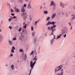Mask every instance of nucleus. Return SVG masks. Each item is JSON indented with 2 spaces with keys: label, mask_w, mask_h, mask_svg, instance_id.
<instances>
[{
  "label": "nucleus",
  "mask_w": 75,
  "mask_h": 75,
  "mask_svg": "<svg viewBox=\"0 0 75 75\" xmlns=\"http://www.w3.org/2000/svg\"><path fill=\"white\" fill-rule=\"evenodd\" d=\"M11 52H12V53H14V51L13 50L11 49Z\"/></svg>",
  "instance_id": "72a5a7b5"
},
{
  "label": "nucleus",
  "mask_w": 75,
  "mask_h": 75,
  "mask_svg": "<svg viewBox=\"0 0 75 75\" xmlns=\"http://www.w3.org/2000/svg\"><path fill=\"white\" fill-rule=\"evenodd\" d=\"M24 24H25V23H23V25H24Z\"/></svg>",
  "instance_id": "bf43d9fd"
},
{
  "label": "nucleus",
  "mask_w": 75,
  "mask_h": 75,
  "mask_svg": "<svg viewBox=\"0 0 75 75\" xmlns=\"http://www.w3.org/2000/svg\"><path fill=\"white\" fill-rule=\"evenodd\" d=\"M1 32V30L0 29V32Z\"/></svg>",
  "instance_id": "8fccbe9b"
},
{
  "label": "nucleus",
  "mask_w": 75,
  "mask_h": 75,
  "mask_svg": "<svg viewBox=\"0 0 75 75\" xmlns=\"http://www.w3.org/2000/svg\"><path fill=\"white\" fill-rule=\"evenodd\" d=\"M55 30V29H52V33H53L54 31Z\"/></svg>",
  "instance_id": "37998d69"
},
{
  "label": "nucleus",
  "mask_w": 75,
  "mask_h": 75,
  "mask_svg": "<svg viewBox=\"0 0 75 75\" xmlns=\"http://www.w3.org/2000/svg\"><path fill=\"white\" fill-rule=\"evenodd\" d=\"M54 38H52L50 40V42L51 44H53V43L54 42Z\"/></svg>",
  "instance_id": "6ab92c4d"
},
{
  "label": "nucleus",
  "mask_w": 75,
  "mask_h": 75,
  "mask_svg": "<svg viewBox=\"0 0 75 75\" xmlns=\"http://www.w3.org/2000/svg\"><path fill=\"white\" fill-rule=\"evenodd\" d=\"M71 30H72V27L71 28Z\"/></svg>",
  "instance_id": "052dcab7"
},
{
  "label": "nucleus",
  "mask_w": 75,
  "mask_h": 75,
  "mask_svg": "<svg viewBox=\"0 0 75 75\" xmlns=\"http://www.w3.org/2000/svg\"><path fill=\"white\" fill-rule=\"evenodd\" d=\"M62 16H64L65 15V13L62 12Z\"/></svg>",
  "instance_id": "58836bf2"
},
{
  "label": "nucleus",
  "mask_w": 75,
  "mask_h": 75,
  "mask_svg": "<svg viewBox=\"0 0 75 75\" xmlns=\"http://www.w3.org/2000/svg\"><path fill=\"white\" fill-rule=\"evenodd\" d=\"M8 42L10 45H13V42H12V41L10 40H8Z\"/></svg>",
  "instance_id": "ddd939ff"
},
{
  "label": "nucleus",
  "mask_w": 75,
  "mask_h": 75,
  "mask_svg": "<svg viewBox=\"0 0 75 75\" xmlns=\"http://www.w3.org/2000/svg\"><path fill=\"white\" fill-rule=\"evenodd\" d=\"M22 29V28H20L18 30V31H19V32H21V31Z\"/></svg>",
  "instance_id": "a878e982"
},
{
  "label": "nucleus",
  "mask_w": 75,
  "mask_h": 75,
  "mask_svg": "<svg viewBox=\"0 0 75 75\" xmlns=\"http://www.w3.org/2000/svg\"><path fill=\"white\" fill-rule=\"evenodd\" d=\"M55 27H56V25H54L52 27H51V28L52 30L53 28H55Z\"/></svg>",
  "instance_id": "c85d7f7f"
},
{
  "label": "nucleus",
  "mask_w": 75,
  "mask_h": 75,
  "mask_svg": "<svg viewBox=\"0 0 75 75\" xmlns=\"http://www.w3.org/2000/svg\"><path fill=\"white\" fill-rule=\"evenodd\" d=\"M12 50H15L16 49V48H15V47H14V46H12Z\"/></svg>",
  "instance_id": "7c9ffc66"
},
{
  "label": "nucleus",
  "mask_w": 75,
  "mask_h": 75,
  "mask_svg": "<svg viewBox=\"0 0 75 75\" xmlns=\"http://www.w3.org/2000/svg\"><path fill=\"white\" fill-rule=\"evenodd\" d=\"M69 24L70 25H71V23H69Z\"/></svg>",
  "instance_id": "09e8293b"
},
{
  "label": "nucleus",
  "mask_w": 75,
  "mask_h": 75,
  "mask_svg": "<svg viewBox=\"0 0 75 75\" xmlns=\"http://www.w3.org/2000/svg\"><path fill=\"white\" fill-rule=\"evenodd\" d=\"M21 15L22 16L24 17H27V14L26 13H23L22 14H21Z\"/></svg>",
  "instance_id": "423d86ee"
},
{
  "label": "nucleus",
  "mask_w": 75,
  "mask_h": 75,
  "mask_svg": "<svg viewBox=\"0 0 75 75\" xmlns=\"http://www.w3.org/2000/svg\"><path fill=\"white\" fill-rule=\"evenodd\" d=\"M17 40V38L16 37L13 38L12 39L13 41H16Z\"/></svg>",
  "instance_id": "cd10ccee"
},
{
  "label": "nucleus",
  "mask_w": 75,
  "mask_h": 75,
  "mask_svg": "<svg viewBox=\"0 0 75 75\" xmlns=\"http://www.w3.org/2000/svg\"><path fill=\"white\" fill-rule=\"evenodd\" d=\"M50 4L51 6H53L55 4V3L53 1H52L50 2Z\"/></svg>",
  "instance_id": "f8f14e48"
},
{
  "label": "nucleus",
  "mask_w": 75,
  "mask_h": 75,
  "mask_svg": "<svg viewBox=\"0 0 75 75\" xmlns=\"http://www.w3.org/2000/svg\"><path fill=\"white\" fill-rule=\"evenodd\" d=\"M11 15L12 16H14V13H11Z\"/></svg>",
  "instance_id": "49530a36"
},
{
  "label": "nucleus",
  "mask_w": 75,
  "mask_h": 75,
  "mask_svg": "<svg viewBox=\"0 0 75 75\" xmlns=\"http://www.w3.org/2000/svg\"><path fill=\"white\" fill-rule=\"evenodd\" d=\"M27 25V24H25V26H23V27H24V28H26V26Z\"/></svg>",
  "instance_id": "c9c22d12"
},
{
  "label": "nucleus",
  "mask_w": 75,
  "mask_h": 75,
  "mask_svg": "<svg viewBox=\"0 0 75 75\" xmlns=\"http://www.w3.org/2000/svg\"><path fill=\"white\" fill-rule=\"evenodd\" d=\"M19 1H21V0H19Z\"/></svg>",
  "instance_id": "6e6d98bb"
},
{
  "label": "nucleus",
  "mask_w": 75,
  "mask_h": 75,
  "mask_svg": "<svg viewBox=\"0 0 75 75\" xmlns=\"http://www.w3.org/2000/svg\"><path fill=\"white\" fill-rule=\"evenodd\" d=\"M23 6H24V7L26 8V7H27V4H23Z\"/></svg>",
  "instance_id": "f704fd0d"
},
{
  "label": "nucleus",
  "mask_w": 75,
  "mask_h": 75,
  "mask_svg": "<svg viewBox=\"0 0 75 75\" xmlns=\"http://www.w3.org/2000/svg\"><path fill=\"white\" fill-rule=\"evenodd\" d=\"M11 20H12V18H9L8 19V21L9 22H10V21H11Z\"/></svg>",
  "instance_id": "2f4dec72"
},
{
  "label": "nucleus",
  "mask_w": 75,
  "mask_h": 75,
  "mask_svg": "<svg viewBox=\"0 0 75 75\" xmlns=\"http://www.w3.org/2000/svg\"><path fill=\"white\" fill-rule=\"evenodd\" d=\"M21 11L22 12V13H24L25 11V10L24 8V7L23 6H22L21 8Z\"/></svg>",
  "instance_id": "39448f33"
},
{
  "label": "nucleus",
  "mask_w": 75,
  "mask_h": 75,
  "mask_svg": "<svg viewBox=\"0 0 75 75\" xmlns=\"http://www.w3.org/2000/svg\"><path fill=\"white\" fill-rule=\"evenodd\" d=\"M25 59L27 58V55L26 54L25 55Z\"/></svg>",
  "instance_id": "e433bc0d"
},
{
  "label": "nucleus",
  "mask_w": 75,
  "mask_h": 75,
  "mask_svg": "<svg viewBox=\"0 0 75 75\" xmlns=\"http://www.w3.org/2000/svg\"><path fill=\"white\" fill-rule=\"evenodd\" d=\"M55 16H56V13H54L51 16V18L54 19L55 18Z\"/></svg>",
  "instance_id": "1a4fd4ad"
},
{
  "label": "nucleus",
  "mask_w": 75,
  "mask_h": 75,
  "mask_svg": "<svg viewBox=\"0 0 75 75\" xmlns=\"http://www.w3.org/2000/svg\"><path fill=\"white\" fill-rule=\"evenodd\" d=\"M43 13L45 14H46V15L48 14V11H44Z\"/></svg>",
  "instance_id": "412c9836"
},
{
  "label": "nucleus",
  "mask_w": 75,
  "mask_h": 75,
  "mask_svg": "<svg viewBox=\"0 0 75 75\" xmlns=\"http://www.w3.org/2000/svg\"><path fill=\"white\" fill-rule=\"evenodd\" d=\"M11 68L12 70H14V66L13 65H12L11 66Z\"/></svg>",
  "instance_id": "2eb2a0df"
},
{
  "label": "nucleus",
  "mask_w": 75,
  "mask_h": 75,
  "mask_svg": "<svg viewBox=\"0 0 75 75\" xmlns=\"http://www.w3.org/2000/svg\"><path fill=\"white\" fill-rule=\"evenodd\" d=\"M8 28H9V29H10V30H11V29H12V27H11V26H9L8 27Z\"/></svg>",
  "instance_id": "4c0bfd02"
},
{
  "label": "nucleus",
  "mask_w": 75,
  "mask_h": 75,
  "mask_svg": "<svg viewBox=\"0 0 75 75\" xmlns=\"http://www.w3.org/2000/svg\"><path fill=\"white\" fill-rule=\"evenodd\" d=\"M35 34V32H33L32 34V35L33 36H34V35Z\"/></svg>",
  "instance_id": "bb28decb"
},
{
  "label": "nucleus",
  "mask_w": 75,
  "mask_h": 75,
  "mask_svg": "<svg viewBox=\"0 0 75 75\" xmlns=\"http://www.w3.org/2000/svg\"><path fill=\"white\" fill-rule=\"evenodd\" d=\"M3 40V37L2 36H1L0 37V42H1L2 40Z\"/></svg>",
  "instance_id": "a211bd4d"
},
{
  "label": "nucleus",
  "mask_w": 75,
  "mask_h": 75,
  "mask_svg": "<svg viewBox=\"0 0 75 75\" xmlns=\"http://www.w3.org/2000/svg\"><path fill=\"white\" fill-rule=\"evenodd\" d=\"M10 57H12L13 56V54L12 53L10 54Z\"/></svg>",
  "instance_id": "a18cd8bd"
},
{
  "label": "nucleus",
  "mask_w": 75,
  "mask_h": 75,
  "mask_svg": "<svg viewBox=\"0 0 75 75\" xmlns=\"http://www.w3.org/2000/svg\"><path fill=\"white\" fill-rule=\"evenodd\" d=\"M25 1H28V0H25Z\"/></svg>",
  "instance_id": "4d7b16f0"
},
{
  "label": "nucleus",
  "mask_w": 75,
  "mask_h": 75,
  "mask_svg": "<svg viewBox=\"0 0 75 75\" xmlns=\"http://www.w3.org/2000/svg\"><path fill=\"white\" fill-rule=\"evenodd\" d=\"M55 23H56V22H51L49 21L46 24V25H50V24H52V25H54V24H55Z\"/></svg>",
  "instance_id": "7ed1b4c3"
},
{
  "label": "nucleus",
  "mask_w": 75,
  "mask_h": 75,
  "mask_svg": "<svg viewBox=\"0 0 75 75\" xmlns=\"http://www.w3.org/2000/svg\"><path fill=\"white\" fill-rule=\"evenodd\" d=\"M75 19V15H72L71 16V20H74Z\"/></svg>",
  "instance_id": "9b49d317"
},
{
  "label": "nucleus",
  "mask_w": 75,
  "mask_h": 75,
  "mask_svg": "<svg viewBox=\"0 0 75 75\" xmlns=\"http://www.w3.org/2000/svg\"><path fill=\"white\" fill-rule=\"evenodd\" d=\"M63 67V65H60L59 66L56 67L54 69V72H58L60 70L62 69V67Z\"/></svg>",
  "instance_id": "f03ea898"
},
{
  "label": "nucleus",
  "mask_w": 75,
  "mask_h": 75,
  "mask_svg": "<svg viewBox=\"0 0 75 75\" xmlns=\"http://www.w3.org/2000/svg\"><path fill=\"white\" fill-rule=\"evenodd\" d=\"M14 9H15V10L16 11L17 13L20 12V10H19V9L17 8H16V7H15Z\"/></svg>",
  "instance_id": "9d476101"
},
{
  "label": "nucleus",
  "mask_w": 75,
  "mask_h": 75,
  "mask_svg": "<svg viewBox=\"0 0 75 75\" xmlns=\"http://www.w3.org/2000/svg\"><path fill=\"white\" fill-rule=\"evenodd\" d=\"M66 36H67V34H65L64 36V38H66Z\"/></svg>",
  "instance_id": "a19ab883"
},
{
  "label": "nucleus",
  "mask_w": 75,
  "mask_h": 75,
  "mask_svg": "<svg viewBox=\"0 0 75 75\" xmlns=\"http://www.w3.org/2000/svg\"><path fill=\"white\" fill-rule=\"evenodd\" d=\"M61 7H62L63 8H65V5L62 2H61L60 4Z\"/></svg>",
  "instance_id": "0eeeda50"
},
{
  "label": "nucleus",
  "mask_w": 75,
  "mask_h": 75,
  "mask_svg": "<svg viewBox=\"0 0 75 75\" xmlns=\"http://www.w3.org/2000/svg\"><path fill=\"white\" fill-rule=\"evenodd\" d=\"M23 49L22 48H20L19 50V52H23Z\"/></svg>",
  "instance_id": "aec40b11"
},
{
  "label": "nucleus",
  "mask_w": 75,
  "mask_h": 75,
  "mask_svg": "<svg viewBox=\"0 0 75 75\" xmlns=\"http://www.w3.org/2000/svg\"><path fill=\"white\" fill-rule=\"evenodd\" d=\"M59 14H61V13H59Z\"/></svg>",
  "instance_id": "e2e57ef3"
},
{
  "label": "nucleus",
  "mask_w": 75,
  "mask_h": 75,
  "mask_svg": "<svg viewBox=\"0 0 75 75\" xmlns=\"http://www.w3.org/2000/svg\"><path fill=\"white\" fill-rule=\"evenodd\" d=\"M39 22V20H38V21L35 22V25H37V23Z\"/></svg>",
  "instance_id": "5701e85b"
},
{
  "label": "nucleus",
  "mask_w": 75,
  "mask_h": 75,
  "mask_svg": "<svg viewBox=\"0 0 75 75\" xmlns=\"http://www.w3.org/2000/svg\"><path fill=\"white\" fill-rule=\"evenodd\" d=\"M66 16H67V17H68V15L67 14Z\"/></svg>",
  "instance_id": "5fc2aeb1"
},
{
  "label": "nucleus",
  "mask_w": 75,
  "mask_h": 75,
  "mask_svg": "<svg viewBox=\"0 0 75 75\" xmlns=\"http://www.w3.org/2000/svg\"><path fill=\"white\" fill-rule=\"evenodd\" d=\"M68 33L67 31H65L64 32H62V33L60 35H61V36H62V35H64L65 34V33Z\"/></svg>",
  "instance_id": "4468645a"
},
{
  "label": "nucleus",
  "mask_w": 75,
  "mask_h": 75,
  "mask_svg": "<svg viewBox=\"0 0 75 75\" xmlns=\"http://www.w3.org/2000/svg\"><path fill=\"white\" fill-rule=\"evenodd\" d=\"M64 69H66V68H65V67H64Z\"/></svg>",
  "instance_id": "864d4df0"
},
{
  "label": "nucleus",
  "mask_w": 75,
  "mask_h": 75,
  "mask_svg": "<svg viewBox=\"0 0 75 75\" xmlns=\"http://www.w3.org/2000/svg\"><path fill=\"white\" fill-rule=\"evenodd\" d=\"M50 17H47L46 18V21H49V20H50Z\"/></svg>",
  "instance_id": "b1692460"
},
{
  "label": "nucleus",
  "mask_w": 75,
  "mask_h": 75,
  "mask_svg": "<svg viewBox=\"0 0 75 75\" xmlns=\"http://www.w3.org/2000/svg\"><path fill=\"white\" fill-rule=\"evenodd\" d=\"M24 37V35H21L19 37V40H23Z\"/></svg>",
  "instance_id": "6e6552de"
},
{
  "label": "nucleus",
  "mask_w": 75,
  "mask_h": 75,
  "mask_svg": "<svg viewBox=\"0 0 75 75\" xmlns=\"http://www.w3.org/2000/svg\"><path fill=\"white\" fill-rule=\"evenodd\" d=\"M37 60V56L36 55L34 58V59L33 61H31L30 63V65L33 67H34V65L36 64V61Z\"/></svg>",
  "instance_id": "f257e3e1"
},
{
  "label": "nucleus",
  "mask_w": 75,
  "mask_h": 75,
  "mask_svg": "<svg viewBox=\"0 0 75 75\" xmlns=\"http://www.w3.org/2000/svg\"><path fill=\"white\" fill-rule=\"evenodd\" d=\"M40 47H39V50H40Z\"/></svg>",
  "instance_id": "13d9d810"
},
{
  "label": "nucleus",
  "mask_w": 75,
  "mask_h": 75,
  "mask_svg": "<svg viewBox=\"0 0 75 75\" xmlns=\"http://www.w3.org/2000/svg\"><path fill=\"white\" fill-rule=\"evenodd\" d=\"M64 71H62L60 74L59 73V75H63Z\"/></svg>",
  "instance_id": "393cba45"
},
{
  "label": "nucleus",
  "mask_w": 75,
  "mask_h": 75,
  "mask_svg": "<svg viewBox=\"0 0 75 75\" xmlns=\"http://www.w3.org/2000/svg\"><path fill=\"white\" fill-rule=\"evenodd\" d=\"M54 38V39H56V38H55V35H54L53 36V38Z\"/></svg>",
  "instance_id": "79ce46f5"
},
{
  "label": "nucleus",
  "mask_w": 75,
  "mask_h": 75,
  "mask_svg": "<svg viewBox=\"0 0 75 75\" xmlns=\"http://www.w3.org/2000/svg\"><path fill=\"white\" fill-rule=\"evenodd\" d=\"M7 66H8V64L6 65V67H7Z\"/></svg>",
  "instance_id": "603ef678"
},
{
  "label": "nucleus",
  "mask_w": 75,
  "mask_h": 75,
  "mask_svg": "<svg viewBox=\"0 0 75 75\" xmlns=\"http://www.w3.org/2000/svg\"><path fill=\"white\" fill-rule=\"evenodd\" d=\"M28 7L29 8H31V6L30 3H29L28 4Z\"/></svg>",
  "instance_id": "f3484780"
},
{
  "label": "nucleus",
  "mask_w": 75,
  "mask_h": 75,
  "mask_svg": "<svg viewBox=\"0 0 75 75\" xmlns=\"http://www.w3.org/2000/svg\"><path fill=\"white\" fill-rule=\"evenodd\" d=\"M54 35V34H53V32H52V33H51L50 35V36H51V35Z\"/></svg>",
  "instance_id": "c03bdc74"
},
{
  "label": "nucleus",
  "mask_w": 75,
  "mask_h": 75,
  "mask_svg": "<svg viewBox=\"0 0 75 75\" xmlns=\"http://www.w3.org/2000/svg\"><path fill=\"white\" fill-rule=\"evenodd\" d=\"M31 29L32 31H33L34 30V27L33 26H32L31 27Z\"/></svg>",
  "instance_id": "473e14b6"
},
{
  "label": "nucleus",
  "mask_w": 75,
  "mask_h": 75,
  "mask_svg": "<svg viewBox=\"0 0 75 75\" xmlns=\"http://www.w3.org/2000/svg\"><path fill=\"white\" fill-rule=\"evenodd\" d=\"M74 58H75V55H74Z\"/></svg>",
  "instance_id": "680f3d73"
},
{
  "label": "nucleus",
  "mask_w": 75,
  "mask_h": 75,
  "mask_svg": "<svg viewBox=\"0 0 75 75\" xmlns=\"http://www.w3.org/2000/svg\"><path fill=\"white\" fill-rule=\"evenodd\" d=\"M34 66L30 65V67H31V68L30 70V72L29 73V75H30L31 73V71L32 70V69H33V68H34Z\"/></svg>",
  "instance_id": "20e7f679"
},
{
  "label": "nucleus",
  "mask_w": 75,
  "mask_h": 75,
  "mask_svg": "<svg viewBox=\"0 0 75 75\" xmlns=\"http://www.w3.org/2000/svg\"><path fill=\"white\" fill-rule=\"evenodd\" d=\"M13 18H17V17H16V16H14Z\"/></svg>",
  "instance_id": "de8ad7c7"
},
{
  "label": "nucleus",
  "mask_w": 75,
  "mask_h": 75,
  "mask_svg": "<svg viewBox=\"0 0 75 75\" xmlns=\"http://www.w3.org/2000/svg\"><path fill=\"white\" fill-rule=\"evenodd\" d=\"M47 30H52V29L51 28V27L50 26L47 27Z\"/></svg>",
  "instance_id": "4be33fe9"
},
{
  "label": "nucleus",
  "mask_w": 75,
  "mask_h": 75,
  "mask_svg": "<svg viewBox=\"0 0 75 75\" xmlns=\"http://www.w3.org/2000/svg\"><path fill=\"white\" fill-rule=\"evenodd\" d=\"M64 70L63 69H62L61 70V71H63V70Z\"/></svg>",
  "instance_id": "3c124183"
},
{
  "label": "nucleus",
  "mask_w": 75,
  "mask_h": 75,
  "mask_svg": "<svg viewBox=\"0 0 75 75\" xmlns=\"http://www.w3.org/2000/svg\"><path fill=\"white\" fill-rule=\"evenodd\" d=\"M61 35H58L57 36V39L58 40L59 39V38H61Z\"/></svg>",
  "instance_id": "dca6fc26"
},
{
  "label": "nucleus",
  "mask_w": 75,
  "mask_h": 75,
  "mask_svg": "<svg viewBox=\"0 0 75 75\" xmlns=\"http://www.w3.org/2000/svg\"><path fill=\"white\" fill-rule=\"evenodd\" d=\"M33 52H34V51H32L30 53V55L31 56L33 54Z\"/></svg>",
  "instance_id": "c756f323"
},
{
  "label": "nucleus",
  "mask_w": 75,
  "mask_h": 75,
  "mask_svg": "<svg viewBox=\"0 0 75 75\" xmlns=\"http://www.w3.org/2000/svg\"><path fill=\"white\" fill-rule=\"evenodd\" d=\"M11 12H12V13H13V12H14V10L12 9H11Z\"/></svg>",
  "instance_id": "ea45409f"
}]
</instances>
